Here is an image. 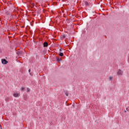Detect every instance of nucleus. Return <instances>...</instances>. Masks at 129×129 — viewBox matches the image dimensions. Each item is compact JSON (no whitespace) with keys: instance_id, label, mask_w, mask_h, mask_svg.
Instances as JSON below:
<instances>
[{"instance_id":"9b49d317","label":"nucleus","mask_w":129,"mask_h":129,"mask_svg":"<svg viewBox=\"0 0 129 129\" xmlns=\"http://www.w3.org/2000/svg\"><path fill=\"white\" fill-rule=\"evenodd\" d=\"M28 91H30V89H28Z\"/></svg>"},{"instance_id":"1a4fd4ad","label":"nucleus","mask_w":129,"mask_h":129,"mask_svg":"<svg viewBox=\"0 0 129 129\" xmlns=\"http://www.w3.org/2000/svg\"><path fill=\"white\" fill-rule=\"evenodd\" d=\"M0 128H2V125H0Z\"/></svg>"},{"instance_id":"0eeeda50","label":"nucleus","mask_w":129,"mask_h":129,"mask_svg":"<svg viewBox=\"0 0 129 129\" xmlns=\"http://www.w3.org/2000/svg\"><path fill=\"white\" fill-rule=\"evenodd\" d=\"M24 89H25V88L24 87L21 88V91H23V90H24Z\"/></svg>"},{"instance_id":"7ed1b4c3","label":"nucleus","mask_w":129,"mask_h":129,"mask_svg":"<svg viewBox=\"0 0 129 129\" xmlns=\"http://www.w3.org/2000/svg\"><path fill=\"white\" fill-rule=\"evenodd\" d=\"M20 96V94H14V96L15 97H18V96Z\"/></svg>"},{"instance_id":"39448f33","label":"nucleus","mask_w":129,"mask_h":129,"mask_svg":"<svg viewBox=\"0 0 129 129\" xmlns=\"http://www.w3.org/2000/svg\"><path fill=\"white\" fill-rule=\"evenodd\" d=\"M65 38V35H62L61 36V39H64Z\"/></svg>"},{"instance_id":"6e6552de","label":"nucleus","mask_w":129,"mask_h":129,"mask_svg":"<svg viewBox=\"0 0 129 129\" xmlns=\"http://www.w3.org/2000/svg\"><path fill=\"white\" fill-rule=\"evenodd\" d=\"M111 79H112V78L110 77V78H109V80H111Z\"/></svg>"},{"instance_id":"f03ea898","label":"nucleus","mask_w":129,"mask_h":129,"mask_svg":"<svg viewBox=\"0 0 129 129\" xmlns=\"http://www.w3.org/2000/svg\"><path fill=\"white\" fill-rule=\"evenodd\" d=\"M43 45H44V47H48V43L44 42Z\"/></svg>"},{"instance_id":"20e7f679","label":"nucleus","mask_w":129,"mask_h":129,"mask_svg":"<svg viewBox=\"0 0 129 129\" xmlns=\"http://www.w3.org/2000/svg\"><path fill=\"white\" fill-rule=\"evenodd\" d=\"M59 56H60V57H62V56H63L64 54H63V53L60 52V53L59 54Z\"/></svg>"},{"instance_id":"f257e3e1","label":"nucleus","mask_w":129,"mask_h":129,"mask_svg":"<svg viewBox=\"0 0 129 129\" xmlns=\"http://www.w3.org/2000/svg\"><path fill=\"white\" fill-rule=\"evenodd\" d=\"M2 62L3 64H7V63H8V61H7V60H6L5 59H2Z\"/></svg>"},{"instance_id":"f8f14e48","label":"nucleus","mask_w":129,"mask_h":129,"mask_svg":"<svg viewBox=\"0 0 129 129\" xmlns=\"http://www.w3.org/2000/svg\"><path fill=\"white\" fill-rule=\"evenodd\" d=\"M57 61H60V60H59V59H57Z\"/></svg>"},{"instance_id":"423d86ee","label":"nucleus","mask_w":129,"mask_h":129,"mask_svg":"<svg viewBox=\"0 0 129 129\" xmlns=\"http://www.w3.org/2000/svg\"><path fill=\"white\" fill-rule=\"evenodd\" d=\"M85 5H86V6H88V2H85Z\"/></svg>"},{"instance_id":"9d476101","label":"nucleus","mask_w":129,"mask_h":129,"mask_svg":"<svg viewBox=\"0 0 129 129\" xmlns=\"http://www.w3.org/2000/svg\"><path fill=\"white\" fill-rule=\"evenodd\" d=\"M29 72H31V70H29Z\"/></svg>"}]
</instances>
